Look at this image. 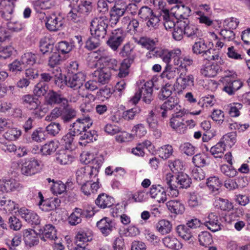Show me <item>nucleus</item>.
Returning <instances> with one entry per match:
<instances>
[{
  "mask_svg": "<svg viewBox=\"0 0 250 250\" xmlns=\"http://www.w3.org/2000/svg\"><path fill=\"white\" fill-rule=\"evenodd\" d=\"M45 103L47 105H54L62 104L65 105L68 104V100L62 94L54 90H49L45 98Z\"/></svg>",
  "mask_w": 250,
  "mask_h": 250,
  "instance_id": "nucleus-11",
  "label": "nucleus"
},
{
  "mask_svg": "<svg viewBox=\"0 0 250 250\" xmlns=\"http://www.w3.org/2000/svg\"><path fill=\"white\" fill-rule=\"evenodd\" d=\"M95 204L101 208H110L114 204V199L105 193H102L98 195Z\"/></svg>",
  "mask_w": 250,
  "mask_h": 250,
  "instance_id": "nucleus-30",
  "label": "nucleus"
},
{
  "mask_svg": "<svg viewBox=\"0 0 250 250\" xmlns=\"http://www.w3.org/2000/svg\"><path fill=\"white\" fill-rule=\"evenodd\" d=\"M75 136L76 134L72 131L67 133L62 137V143H64L65 147L66 149L68 150L71 149V146Z\"/></svg>",
  "mask_w": 250,
  "mask_h": 250,
  "instance_id": "nucleus-62",
  "label": "nucleus"
},
{
  "mask_svg": "<svg viewBox=\"0 0 250 250\" xmlns=\"http://www.w3.org/2000/svg\"><path fill=\"white\" fill-rule=\"evenodd\" d=\"M58 147L57 143L54 141H50L42 146L41 152L44 155H51L56 150Z\"/></svg>",
  "mask_w": 250,
  "mask_h": 250,
  "instance_id": "nucleus-48",
  "label": "nucleus"
},
{
  "mask_svg": "<svg viewBox=\"0 0 250 250\" xmlns=\"http://www.w3.org/2000/svg\"><path fill=\"white\" fill-rule=\"evenodd\" d=\"M180 149L182 153L188 156H192L195 153V147L189 143H185L180 146Z\"/></svg>",
  "mask_w": 250,
  "mask_h": 250,
  "instance_id": "nucleus-63",
  "label": "nucleus"
},
{
  "mask_svg": "<svg viewBox=\"0 0 250 250\" xmlns=\"http://www.w3.org/2000/svg\"><path fill=\"white\" fill-rule=\"evenodd\" d=\"M179 102L177 97H170L161 106V109H168L169 111L173 110L174 112H176V111L182 109L179 104Z\"/></svg>",
  "mask_w": 250,
  "mask_h": 250,
  "instance_id": "nucleus-35",
  "label": "nucleus"
},
{
  "mask_svg": "<svg viewBox=\"0 0 250 250\" xmlns=\"http://www.w3.org/2000/svg\"><path fill=\"white\" fill-rule=\"evenodd\" d=\"M21 135V131L17 128H9L4 133L3 136L7 140H17Z\"/></svg>",
  "mask_w": 250,
  "mask_h": 250,
  "instance_id": "nucleus-49",
  "label": "nucleus"
},
{
  "mask_svg": "<svg viewBox=\"0 0 250 250\" xmlns=\"http://www.w3.org/2000/svg\"><path fill=\"white\" fill-rule=\"evenodd\" d=\"M180 73L181 72L179 71L178 69L167 64L165 70L162 74V76L163 78H166L168 80H171L176 77L177 74L179 75Z\"/></svg>",
  "mask_w": 250,
  "mask_h": 250,
  "instance_id": "nucleus-50",
  "label": "nucleus"
},
{
  "mask_svg": "<svg viewBox=\"0 0 250 250\" xmlns=\"http://www.w3.org/2000/svg\"><path fill=\"white\" fill-rule=\"evenodd\" d=\"M22 101L24 104L26 105L27 108L32 109L37 107L40 104V102L38 98L31 95H26L22 97Z\"/></svg>",
  "mask_w": 250,
  "mask_h": 250,
  "instance_id": "nucleus-43",
  "label": "nucleus"
},
{
  "mask_svg": "<svg viewBox=\"0 0 250 250\" xmlns=\"http://www.w3.org/2000/svg\"><path fill=\"white\" fill-rule=\"evenodd\" d=\"M18 0H2L1 17L5 20H11L15 5Z\"/></svg>",
  "mask_w": 250,
  "mask_h": 250,
  "instance_id": "nucleus-19",
  "label": "nucleus"
},
{
  "mask_svg": "<svg viewBox=\"0 0 250 250\" xmlns=\"http://www.w3.org/2000/svg\"><path fill=\"white\" fill-rule=\"evenodd\" d=\"M223 88V90L229 95H232L243 85V83L240 80H235L229 76H225L221 80Z\"/></svg>",
  "mask_w": 250,
  "mask_h": 250,
  "instance_id": "nucleus-8",
  "label": "nucleus"
},
{
  "mask_svg": "<svg viewBox=\"0 0 250 250\" xmlns=\"http://www.w3.org/2000/svg\"><path fill=\"white\" fill-rule=\"evenodd\" d=\"M0 204V208L3 209L6 212H12L16 208H18L17 205L10 199L6 200L5 198Z\"/></svg>",
  "mask_w": 250,
  "mask_h": 250,
  "instance_id": "nucleus-58",
  "label": "nucleus"
},
{
  "mask_svg": "<svg viewBox=\"0 0 250 250\" xmlns=\"http://www.w3.org/2000/svg\"><path fill=\"white\" fill-rule=\"evenodd\" d=\"M96 226L102 234L104 236H108L113 230L114 223L112 220L107 217H104L98 221Z\"/></svg>",
  "mask_w": 250,
  "mask_h": 250,
  "instance_id": "nucleus-17",
  "label": "nucleus"
},
{
  "mask_svg": "<svg viewBox=\"0 0 250 250\" xmlns=\"http://www.w3.org/2000/svg\"><path fill=\"white\" fill-rule=\"evenodd\" d=\"M81 161L86 164H89L86 166L93 167V168H97V170H99L103 164V158L94 157L93 154L89 152H83L80 156Z\"/></svg>",
  "mask_w": 250,
  "mask_h": 250,
  "instance_id": "nucleus-12",
  "label": "nucleus"
},
{
  "mask_svg": "<svg viewBox=\"0 0 250 250\" xmlns=\"http://www.w3.org/2000/svg\"><path fill=\"white\" fill-rule=\"evenodd\" d=\"M37 55L31 52H27L22 55L21 61L23 64L33 65L36 62Z\"/></svg>",
  "mask_w": 250,
  "mask_h": 250,
  "instance_id": "nucleus-55",
  "label": "nucleus"
},
{
  "mask_svg": "<svg viewBox=\"0 0 250 250\" xmlns=\"http://www.w3.org/2000/svg\"><path fill=\"white\" fill-rule=\"evenodd\" d=\"M40 233L43 235L42 239L46 241V239L54 240L56 241L58 239L56 234V229L55 227L51 224L46 225L43 228L39 230Z\"/></svg>",
  "mask_w": 250,
  "mask_h": 250,
  "instance_id": "nucleus-27",
  "label": "nucleus"
},
{
  "mask_svg": "<svg viewBox=\"0 0 250 250\" xmlns=\"http://www.w3.org/2000/svg\"><path fill=\"white\" fill-rule=\"evenodd\" d=\"M156 229L162 235L167 234L171 231L172 225L167 220H161L157 223Z\"/></svg>",
  "mask_w": 250,
  "mask_h": 250,
  "instance_id": "nucleus-41",
  "label": "nucleus"
},
{
  "mask_svg": "<svg viewBox=\"0 0 250 250\" xmlns=\"http://www.w3.org/2000/svg\"><path fill=\"white\" fill-rule=\"evenodd\" d=\"M185 22L183 21H177L176 26L172 30V37L176 41H181L184 35V27H185Z\"/></svg>",
  "mask_w": 250,
  "mask_h": 250,
  "instance_id": "nucleus-40",
  "label": "nucleus"
},
{
  "mask_svg": "<svg viewBox=\"0 0 250 250\" xmlns=\"http://www.w3.org/2000/svg\"><path fill=\"white\" fill-rule=\"evenodd\" d=\"M136 42L143 48L150 50L153 55L155 53V51L158 49L155 47V41L147 37H142Z\"/></svg>",
  "mask_w": 250,
  "mask_h": 250,
  "instance_id": "nucleus-33",
  "label": "nucleus"
},
{
  "mask_svg": "<svg viewBox=\"0 0 250 250\" xmlns=\"http://www.w3.org/2000/svg\"><path fill=\"white\" fill-rule=\"evenodd\" d=\"M92 125V121L88 115L81 118L78 119L72 125V132L75 134H81L82 132L88 129Z\"/></svg>",
  "mask_w": 250,
  "mask_h": 250,
  "instance_id": "nucleus-10",
  "label": "nucleus"
},
{
  "mask_svg": "<svg viewBox=\"0 0 250 250\" xmlns=\"http://www.w3.org/2000/svg\"><path fill=\"white\" fill-rule=\"evenodd\" d=\"M92 239V236L90 235H88L86 232H79L75 237L76 247L87 246L86 243L90 241Z\"/></svg>",
  "mask_w": 250,
  "mask_h": 250,
  "instance_id": "nucleus-46",
  "label": "nucleus"
},
{
  "mask_svg": "<svg viewBox=\"0 0 250 250\" xmlns=\"http://www.w3.org/2000/svg\"><path fill=\"white\" fill-rule=\"evenodd\" d=\"M216 206L225 211H229L233 208L232 204L228 200L223 198H219L216 201Z\"/></svg>",
  "mask_w": 250,
  "mask_h": 250,
  "instance_id": "nucleus-64",
  "label": "nucleus"
},
{
  "mask_svg": "<svg viewBox=\"0 0 250 250\" xmlns=\"http://www.w3.org/2000/svg\"><path fill=\"white\" fill-rule=\"evenodd\" d=\"M85 75L83 72H78L66 78V85L74 90L78 89L82 87L83 82L85 81Z\"/></svg>",
  "mask_w": 250,
  "mask_h": 250,
  "instance_id": "nucleus-14",
  "label": "nucleus"
},
{
  "mask_svg": "<svg viewBox=\"0 0 250 250\" xmlns=\"http://www.w3.org/2000/svg\"><path fill=\"white\" fill-rule=\"evenodd\" d=\"M164 246L170 249L179 250L182 248V244L175 237L170 235L165 237L162 239Z\"/></svg>",
  "mask_w": 250,
  "mask_h": 250,
  "instance_id": "nucleus-37",
  "label": "nucleus"
},
{
  "mask_svg": "<svg viewBox=\"0 0 250 250\" xmlns=\"http://www.w3.org/2000/svg\"><path fill=\"white\" fill-rule=\"evenodd\" d=\"M168 209L172 213L182 214L185 210L184 204L178 200H171L166 203Z\"/></svg>",
  "mask_w": 250,
  "mask_h": 250,
  "instance_id": "nucleus-29",
  "label": "nucleus"
},
{
  "mask_svg": "<svg viewBox=\"0 0 250 250\" xmlns=\"http://www.w3.org/2000/svg\"><path fill=\"white\" fill-rule=\"evenodd\" d=\"M199 241L201 245L207 247L213 242L211 235L208 231H202L198 235Z\"/></svg>",
  "mask_w": 250,
  "mask_h": 250,
  "instance_id": "nucleus-52",
  "label": "nucleus"
},
{
  "mask_svg": "<svg viewBox=\"0 0 250 250\" xmlns=\"http://www.w3.org/2000/svg\"><path fill=\"white\" fill-rule=\"evenodd\" d=\"M93 167L84 166L79 168L76 171V180L79 184H83L85 182H92V179L98 175L99 170Z\"/></svg>",
  "mask_w": 250,
  "mask_h": 250,
  "instance_id": "nucleus-6",
  "label": "nucleus"
},
{
  "mask_svg": "<svg viewBox=\"0 0 250 250\" xmlns=\"http://www.w3.org/2000/svg\"><path fill=\"white\" fill-rule=\"evenodd\" d=\"M192 50L194 54L201 55L204 59L208 61L218 60L219 56L216 54L215 50L210 46V42H206L204 40L199 39L192 45Z\"/></svg>",
  "mask_w": 250,
  "mask_h": 250,
  "instance_id": "nucleus-2",
  "label": "nucleus"
},
{
  "mask_svg": "<svg viewBox=\"0 0 250 250\" xmlns=\"http://www.w3.org/2000/svg\"><path fill=\"white\" fill-rule=\"evenodd\" d=\"M48 89V85L47 83L40 82L35 86L34 89V94L38 97L44 95Z\"/></svg>",
  "mask_w": 250,
  "mask_h": 250,
  "instance_id": "nucleus-56",
  "label": "nucleus"
},
{
  "mask_svg": "<svg viewBox=\"0 0 250 250\" xmlns=\"http://www.w3.org/2000/svg\"><path fill=\"white\" fill-rule=\"evenodd\" d=\"M14 51L11 45L3 46L0 45V59H6L9 58Z\"/></svg>",
  "mask_w": 250,
  "mask_h": 250,
  "instance_id": "nucleus-60",
  "label": "nucleus"
},
{
  "mask_svg": "<svg viewBox=\"0 0 250 250\" xmlns=\"http://www.w3.org/2000/svg\"><path fill=\"white\" fill-rule=\"evenodd\" d=\"M23 237L25 245L29 247L37 245L39 242L37 233L32 229L23 230Z\"/></svg>",
  "mask_w": 250,
  "mask_h": 250,
  "instance_id": "nucleus-22",
  "label": "nucleus"
},
{
  "mask_svg": "<svg viewBox=\"0 0 250 250\" xmlns=\"http://www.w3.org/2000/svg\"><path fill=\"white\" fill-rule=\"evenodd\" d=\"M186 111L184 108L176 111L172 114L170 119V126L179 133H184L186 130V125L185 123Z\"/></svg>",
  "mask_w": 250,
  "mask_h": 250,
  "instance_id": "nucleus-5",
  "label": "nucleus"
},
{
  "mask_svg": "<svg viewBox=\"0 0 250 250\" xmlns=\"http://www.w3.org/2000/svg\"><path fill=\"white\" fill-rule=\"evenodd\" d=\"M92 75L93 78H95L99 83L104 84L109 82L111 72L108 68L102 67L95 70Z\"/></svg>",
  "mask_w": 250,
  "mask_h": 250,
  "instance_id": "nucleus-15",
  "label": "nucleus"
},
{
  "mask_svg": "<svg viewBox=\"0 0 250 250\" xmlns=\"http://www.w3.org/2000/svg\"><path fill=\"white\" fill-rule=\"evenodd\" d=\"M61 201L58 198L44 200V202H39L38 205L43 211H48L56 209L60 205Z\"/></svg>",
  "mask_w": 250,
  "mask_h": 250,
  "instance_id": "nucleus-32",
  "label": "nucleus"
},
{
  "mask_svg": "<svg viewBox=\"0 0 250 250\" xmlns=\"http://www.w3.org/2000/svg\"><path fill=\"white\" fill-rule=\"evenodd\" d=\"M174 89V87L173 85L169 83L166 84L160 91V93L159 94V99L164 100L167 98H169Z\"/></svg>",
  "mask_w": 250,
  "mask_h": 250,
  "instance_id": "nucleus-54",
  "label": "nucleus"
},
{
  "mask_svg": "<svg viewBox=\"0 0 250 250\" xmlns=\"http://www.w3.org/2000/svg\"><path fill=\"white\" fill-rule=\"evenodd\" d=\"M244 181L243 178H239L234 179H228L225 182L224 186L229 190H234L239 187H244V185H240L241 182Z\"/></svg>",
  "mask_w": 250,
  "mask_h": 250,
  "instance_id": "nucleus-53",
  "label": "nucleus"
},
{
  "mask_svg": "<svg viewBox=\"0 0 250 250\" xmlns=\"http://www.w3.org/2000/svg\"><path fill=\"white\" fill-rule=\"evenodd\" d=\"M67 17L75 22L82 21L84 18L83 15L80 13V11L77 6L71 9L67 14Z\"/></svg>",
  "mask_w": 250,
  "mask_h": 250,
  "instance_id": "nucleus-51",
  "label": "nucleus"
},
{
  "mask_svg": "<svg viewBox=\"0 0 250 250\" xmlns=\"http://www.w3.org/2000/svg\"><path fill=\"white\" fill-rule=\"evenodd\" d=\"M77 7L84 18L92 10L91 2L89 0L82 1Z\"/></svg>",
  "mask_w": 250,
  "mask_h": 250,
  "instance_id": "nucleus-57",
  "label": "nucleus"
},
{
  "mask_svg": "<svg viewBox=\"0 0 250 250\" xmlns=\"http://www.w3.org/2000/svg\"><path fill=\"white\" fill-rule=\"evenodd\" d=\"M225 142L222 140L216 145L210 148V152L215 158H221L225 150Z\"/></svg>",
  "mask_w": 250,
  "mask_h": 250,
  "instance_id": "nucleus-45",
  "label": "nucleus"
},
{
  "mask_svg": "<svg viewBox=\"0 0 250 250\" xmlns=\"http://www.w3.org/2000/svg\"><path fill=\"white\" fill-rule=\"evenodd\" d=\"M45 25L47 29L51 31L59 30L63 25V21L61 17L52 14L45 18Z\"/></svg>",
  "mask_w": 250,
  "mask_h": 250,
  "instance_id": "nucleus-18",
  "label": "nucleus"
},
{
  "mask_svg": "<svg viewBox=\"0 0 250 250\" xmlns=\"http://www.w3.org/2000/svg\"><path fill=\"white\" fill-rule=\"evenodd\" d=\"M125 13V7H122L120 5L115 4L110 11V21L111 24H116L119 19Z\"/></svg>",
  "mask_w": 250,
  "mask_h": 250,
  "instance_id": "nucleus-28",
  "label": "nucleus"
},
{
  "mask_svg": "<svg viewBox=\"0 0 250 250\" xmlns=\"http://www.w3.org/2000/svg\"><path fill=\"white\" fill-rule=\"evenodd\" d=\"M187 72H181L176 78L182 89H190L194 85V76L192 74L186 75Z\"/></svg>",
  "mask_w": 250,
  "mask_h": 250,
  "instance_id": "nucleus-16",
  "label": "nucleus"
},
{
  "mask_svg": "<svg viewBox=\"0 0 250 250\" xmlns=\"http://www.w3.org/2000/svg\"><path fill=\"white\" fill-rule=\"evenodd\" d=\"M220 70V67L216 63H212L204 66L201 69L202 75L207 77H213L215 76Z\"/></svg>",
  "mask_w": 250,
  "mask_h": 250,
  "instance_id": "nucleus-34",
  "label": "nucleus"
},
{
  "mask_svg": "<svg viewBox=\"0 0 250 250\" xmlns=\"http://www.w3.org/2000/svg\"><path fill=\"white\" fill-rule=\"evenodd\" d=\"M20 186V183L13 179L0 180V190L1 191H12L18 189Z\"/></svg>",
  "mask_w": 250,
  "mask_h": 250,
  "instance_id": "nucleus-25",
  "label": "nucleus"
},
{
  "mask_svg": "<svg viewBox=\"0 0 250 250\" xmlns=\"http://www.w3.org/2000/svg\"><path fill=\"white\" fill-rule=\"evenodd\" d=\"M185 22L184 35L188 38L195 39L201 36V31L197 26L190 23L188 20L183 21Z\"/></svg>",
  "mask_w": 250,
  "mask_h": 250,
  "instance_id": "nucleus-23",
  "label": "nucleus"
},
{
  "mask_svg": "<svg viewBox=\"0 0 250 250\" xmlns=\"http://www.w3.org/2000/svg\"><path fill=\"white\" fill-rule=\"evenodd\" d=\"M149 194L151 198L155 199L159 203H164L167 199L166 191L160 185H152Z\"/></svg>",
  "mask_w": 250,
  "mask_h": 250,
  "instance_id": "nucleus-20",
  "label": "nucleus"
},
{
  "mask_svg": "<svg viewBox=\"0 0 250 250\" xmlns=\"http://www.w3.org/2000/svg\"><path fill=\"white\" fill-rule=\"evenodd\" d=\"M54 45L48 38H42L40 42V49L43 54L52 52Z\"/></svg>",
  "mask_w": 250,
  "mask_h": 250,
  "instance_id": "nucleus-47",
  "label": "nucleus"
},
{
  "mask_svg": "<svg viewBox=\"0 0 250 250\" xmlns=\"http://www.w3.org/2000/svg\"><path fill=\"white\" fill-rule=\"evenodd\" d=\"M40 163L34 158L24 159L21 164V172L22 175L31 176L39 171Z\"/></svg>",
  "mask_w": 250,
  "mask_h": 250,
  "instance_id": "nucleus-7",
  "label": "nucleus"
},
{
  "mask_svg": "<svg viewBox=\"0 0 250 250\" xmlns=\"http://www.w3.org/2000/svg\"><path fill=\"white\" fill-rule=\"evenodd\" d=\"M166 182L169 189L170 194L173 197H177L179 194L177 188H187L189 187L191 182L189 176L186 173L178 172L175 176L171 173L166 175Z\"/></svg>",
  "mask_w": 250,
  "mask_h": 250,
  "instance_id": "nucleus-1",
  "label": "nucleus"
},
{
  "mask_svg": "<svg viewBox=\"0 0 250 250\" xmlns=\"http://www.w3.org/2000/svg\"><path fill=\"white\" fill-rule=\"evenodd\" d=\"M87 130L79 134L80 135L79 144L81 146H86L87 144L96 140V132L95 130L87 131Z\"/></svg>",
  "mask_w": 250,
  "mask_h": 250,
  "instance_id": "nucleus-36",
  "label": "nucleus"
},
{
  "mask_svg": "<svg viewBox=\"0 0 250 250\" xmlns=\"http://www.w3.org/2000/svg\"><path fill=\"white\" fill-rule=\"evenodd\" d=\"M108 20L105 16L95 17L90 21V31L92 36L103 39L107 33Z\"/></svg>",
  "mask_w": 250,
  "mask_h": 250,
  "instance_id": "nucleus-3",
  "label": "nucleus"
},
{
  "mask_svg": "<svg viewBox=\"0 0 250 250\" xmlns=\"http://www.w3.org/2000/svg\"><path fill=\"white\" fill-rule=\"evenodd\" d=\"M62 110V121L65 124L69 123L77 116V111L68 104L64 105Z\"/></svg>",
  "mask_w": 250,
  "mask_h": 250,
  "instance_id": "nucleus-31",
  "label": "nucleus"
},
{
  "mask_svg": "<svg viewBox=\"0 0 250 250\" xmlns=\"http://www.w3.org/2000/svg\"><path fill=\"white\" fill-rule=\"evenodd\" d=\"M125 38V32L123 29L118 28L112 32L106 43L112 50L116 51L124 42Z\"/></svg>",
  "mask_w": 250,
  "mask_h": 250,
  "instance_id": "nucleus-9",
  "label": "nucleus"
},
{
  "mask_svg": "<svg viewBox=\"0 0 250 250\" xmlns=\"http://www.w3.org/2000/svg\"><path fill=\"white\" fill-rule=\"evenodd\" d=\"M153 85V82L152 81H149L145 83L132 97L130 100V102L133 104H136L142 98L143 101L146 104H150L153 100L152 95Z\"/></svg>",
  "mask_w": 250,
  "mask_h": 250,
  "instance_id": "nucleus-4",
  "label": "nucleus"
},
{
  "mask_svg": "<svg viewBox=\"0 0 250 250\" xmlns=\"http://www.w3.org/2000/svg\"><path fill=\"white\" fill-rule=\"evenodd\" d=\"M133 62V58H129L125 59L122 62L119 68L118 76L123 78L127 76L129 74V68Z\"/></svg>",
  "mask_w": 250,
  "mask_h": 250,
  "instance_id": "nucleus-39",
  "label": "nucleus"
},
{
  "mask_svg": "<svg viewBox=\"0 0 250 250\" xmlns=\"http://www.w3.org/2000/svg\"><path fill=\"white\" fill-rule=\"evenodd\" d=\"M172 147L169 145L162 146L159 150V156L165 160L168 158L172 155Z\"/></svg>",
  "mask_w": 250,
  "mask_h": 250,
  "instance_id": "nucleus-61",
  "label": "nucleus"
},
{
  "mask_svg": "<svg viewBox=\"0 0 250 250\" xmlns=\"http://www.w3.org/2000/svg\"><path fill=\"white\" fill-rule=\"evenodd\" d=\"M207 185L211 192L216 194L221 188L222 183L218 177L213 176L208 179Z\"/></svg>",
  "mask_w": 250,
  "mask_h": 250,
  "instance_id": "nucleus-44",
  "label": "nucleus"
},
{
  "mask_svg": "<svg viewBox=\"0 0 250 250\" xmlns=\"http://www.w3.org/2000/svg\"><path fill=\"white\" fill-rule=\"evenodd\" d=\"M82 218V209L76 208L68 217V220L71 225L76 226L81 223Z\"/></svg>",
  "mask_w": 250,
  "mask_h": 250,
  "instance_id": "nucleus-42",
  "label": "nucleus"
},
{
  "mask_svg": "<svg viewBox=\"0 0 250 250\" xmlns=\"http://www.w3.org/2000/svg\"><path fill=\"white\" fill-rule=\"evenodd\" d=\"M220 220L218 213L211 212L208 215L204 224L211 231L216 232L221 229L222 226Z\"/></svg>",
  "mask_w": 250,
  "mask_h": 250,
  "instance_id": "nucleus-13",
  "label": "nucleus"
},
{
  "mask_svg": "<svg viewBox=\"0 0 250 250\" xmlns=\"http://www.w3.org/2000/svg\"><path fill=\"white\" fill-rule=\"evenodd\" d=\"M178 235L185 241L190 243L193 240L191 232L189 228L184 225H178L176 228Z\"/></svg>",
  "mask_w": 250,
  "mask_h": 250,
  "instance_id": "nucleus-38",
  "label": "nucleus"
},
{
  "mask_svg": "<svg viewBox=\"0 0 250 250\" xmlns=\"http://www.w3.org/2000/svg\"><path fill=\"white\" fill-rule=\"evenodd\" d=\"M243 105L238 103L230 104L228 106V112L229 115L232 117H236L240 115V110L242 108Z\"/></svg>",
  "mask_w": 250,
  "mask_h": 250,
  "instance_id": "nucleus-59",
  "label": "nucleus"
},
{
  "mask_svg": "<svg viewBox=\"0 0 250 250\" xmlns=\"http://www.w3.org/2000/svg\"><path fill=\"white\" fill-rule=\"evenodd\" d=\"M20 213L21 217L31 225H40L41 220L37 213L24 208L20 209Z\"/></svg>",
  "mask_w": 250,
  "mask_h": 250,
  "instance_id": "nucleus-21",
  "label": "nucleus"
},
{
  "mask_svg": "<svg viewBox=\"0 0 250 250\" xmlns=\"http://www.w3.org/2000/svg\"><path fill=\"white\" fill-rule=\"evenodd\" d=\"M74 158L71 152L66 150H59L56 154V160L57 163L62 165H66L71 164Z\"/></svg>",
  "mask_w": 250,
  "mask_h": 250,
  "instance_id": "nucleus-24",
  "label": "nucleus"
},
{
  "mask_svg": "<svg viewBox=\"0 0 250 250\" xmlns=\"http://www.w3.org/2000/svg\"><path fill=\"white\" fill-rule=\"evenodd\" d=\"M173 62L174 65L177 66L176 68L181 72H187V66H190L193 63L192 59L189 57H177Z\"/></svg>",
  "mask_w": 250,
  "mask_h": 250,
  "instance_id": "nucleus-26",
  "label": "nucleus"
}]
</instances>
